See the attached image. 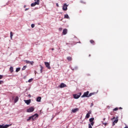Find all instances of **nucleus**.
Listing matches in <instances>:
<instances>
[{
  "mask_svg": "<svg viewBox=\"0 0 128 128\" xmlns=\"http://www.w3.org/2000/svg\"><path fill=\"white\" fill-rule=\"evenodd\" d=\"M80 96H82V92L78 93V94H73V96L74 98H79L80 97Z\"/></svg>",
  "mask_w": 128,
  "mask_h": 128,
  "instance_id": "nucleus-1",
  "label": "nucleus"
},
{
  "mask_svg": "<svg viewBox=\"0 0 128 128\" xmlns=\"http://www.w3.org/2000/svg\"><path fill=\"white\" fill-rule=\"evenodd\" d=\"M32 120H36V118H38V114H35L34 115L32 116Z\"/></svg>",
  "mask_w": 128,
  "mask_h": 128,
  "instance_id": "nucleus-2",
  "label": "nucleus"
},
{
  "mask_svg": "<svg viewBox=\"0 0 128 128\" xmlns=\"http://www.w3.org/2000/svg\"><path fill=\"white\" fill-rule=\"evenodd\" d=\"M88 94H90V92L88 91L84 92V94L81 96V98H88Z\"/></svg>",
  "mask_w": 128,
  "mask_h": 128,
  "instance_id": "nucleus-3",
  "label": "nucleus"
},
{
  "mask_svg": "<svg viewBox=\"0 0 128 128\" xmlns=\"http://www.w3.org/2000/svg\"><path fill=\"white\" fill-rule=\"evenodd\" d=\"M44 64L46 68H48V70H50L51 68H50V63H48V62H44Z\"/></svg>",
  "mask_w": 128,
  "mask_h": 128,
  "instance_id": "nucleus-4",
  "label": "nucleus"
},
{
  "mask_svg": "<svg viewBox=\"0 0 128 128\" xmlns=\"http://www.w3.org/2000/svg\"><path fill=\"white\" fill-rule=\"evenodd\" d=\"M10 126H12V124H6L4 126V124H2L0 125V128H8Z\"/></svg>",
  "mask_w": 128,
  "mask_h": 128,
  "instance_id": "nucleus-5",
  "label": "nucleus"
},
{
  "mask_svg": "<svg viewBox=\"0 0 128 128\" xmlns=\"http://www.w3.org/2000/svg\"><path fill=\"white\" fill-rule=\"evenodd\" d=\"M34 110V108L33 107H30L27 110V112H32Z\"/></svg>",
  "mask_w": 128,
  "mask_h": 128,
  "instance_id": "nucleus-6",
  "label": "nucleus"
},
{
  "mask_svg": "<svg viewBox=\"0 0 128 128\" xmlns=\"http://www.w3.org/2000/svg\"><path fill=\"white\" fill-rule=\"evenodd\" d=\"M92 114V111H89L87 114L86 116V118H90V115Z\"/></svg>",
  "mask_w": 128,
  "mask_h": 128,
  "instance_id": "nucleus-7",
  "label": "nucleus"
},
{
  "mask_svg": "<svg viewBox=\"0 0 128 128\" xmlns=\"http://www.w3.org/2000/svg\"><path fill=\"white\" fill-rule=\"evenodd\" d=\"M118 116L116 117V119L112 123V126H114L116 124H118Z\"/></svg>",
  "mask_w": 128,
  "mask_h": 128,
  "instance_id": "nucleus-8",
  "label": "nucleus"
},
{
  "mask_svg": "<svg viewBox=\"0 0 128 128\" xmlns=\"http://www.w3.org/2000/svg\"><path fill=\"white\" fill-rule=\"evenodd\" d=\"M62 10H68V5H66V4H64Z\"/></svg>",
  "mask_w": 128,
  "mask_h": 128,
  "instance_id": "nucleus-9",
  "label": "nucleus"
},
{
  "mask_svg": "<svg viewBox=\"0 0 128 128\" xmlns=\"http://www.w3.org/2000/svg\"><path fill=\"white\" fill-rule=\"evenodd\" d=\"M62 34H64V36L66 34H68V29L66 28H64L63 30V32H62Z\"/></svg>",
  "mask_w": 128,
  "mask_h": 128,
  "instance_id": "nucleus-10",
  "label": "nucleus"
},
{
  "mask_svg": "<svg viewBox=\"0 0 128 128\" xmlns=\"http://www.w3.org/2000/svg\"><path fill=\"white\" fill-rule=\"evenodd\" d=\"M66 85L64 83H62L60 85V88H66Z\"/></svg>",
  "mask_w": 128,
  "mask_h": 128,
  "instance_id": "nucleus-11",
  "label": "nucleus"
},
{
  "mask_svg": "<svg viewBox=\"0 0 128 128\" xmlns=\"http://www.w3.org/2000/svg\"><path fill=\"white\" fill-rule=\"evenodd\" d=\"M78 108H76L74 109H72V112H78Z\"/></svg>",
  "mask_w": 128,
  "mask_h": 128,
  "instance_id": "nucleus-12",
  "label": "nucleus"
},
{
  "mask_svg": "<svg viewBox=\"0 0 128 128\" xmlns=\"http://www.w3.org/2000/svg\"><path fill=\"white\" fill-rule=\"evenodd\" d=\"M24 102L26 104H30V100H24Z\"/></svg>",
  "mask_w": 128,
  "mask_h": 128,
  "instance_id": "nucleus-13",
  "label": "nucleus"
},
{
  "mask_svg": "<svg viewBox=\"0 0 128 128\" xmlns=\"http://www.w3.org/2000/svg\"><path fill=\"white\" fill-rule=\"evenodd\" d=\"M40 100H42V97L40 96L38 97L36 99V102H40Z\"/></svg>",
  "mask_w": 128,
  "mask_h": 128,
  "instance_id": "nucleus-14",
  "label": "nucleus"
},
{
  "mask_svg": "<svg viewBox=\"0 0 128 128\" xmlns=\"http://www.w3.org/2000/svg\"><path fill=\"white\" fill-rule=\"evenodd\" d=\"M94 118H92L89 119L90 122H94Z\"/></svg>",
  "mask_w": 128,
  "mask_h": 128,
  "instance_id": "nucleus-15",
  "label": "nucleus"
},
{
  "mask_svg": "<svg viewBox=\"0 0 128 128\" xmlns=\"http://www.w3.org/2000/svg\"><path fill=\"white\" fill-rule=\"evenodd\" d=\"M67 60L69 62H72V57H70V56H68V57H67Z\"/></svg>",
  "mask_w": 128,
  "mask_h": 128,
  "instance_id": "nucleus-16",
  "label": "nucleus"
},
{
  "mask_svg": "<svg viewBox=\"0 0 128 128\" xmlns=\"http://www.w3.org/2000/svg\"><path fill=\"white\" fill-rule=\"evenodd\" d=\"M10 70L11 73L14 72V67H12V66L10 67Z\"/></svg>",
  "mask_w": 128,
  "mask_h": 128,
  "instance_id": "nucleus-17",
  "label": "nucleus"
},
{
  "mask_svg": "<svg viewBox=\"0 0 128 128\" xmlns=\"http://www.w3.org/2000/svg\"><path fill=\"white\" fill-rule=\"evenodd\" d=\"M18 101V96H16V98H14V102H16Z\"/></svg>",
  "mask_w": 128,
  "mask_h": 128,
  "instance_id": "nucleus-18",
  "label": "nucleus"
},
{
  "mask_svg": "<svg viewBox=\"0 0 128 128\" xmlns=\"http://www.w3.org/2000/svg\"><path fill=\"white\" fill-rule=\"evenodd\" d=\"M90 122V124H88V128H90V124L91 126H94V122Z\"/></svg>",
  "mask_w": 128,
  "mask_h": 128,
  "instance_id": "nucleus-19",
  "label": "nucleus"
},
{
  "mask_svg": "<svg viewBox=\"0 0 128 128\" xmlns=\"http://www.w3.org/2000/svg\"><path fill=\"white\" fill-rule=\"evenodd\" d=\"M35 4H40V0H35Z\"/></svg>",
  "mask_w": 128,
  "mask_h": 128,
  "instance_id": "nucleus-20",
  "label": "nucleus"
},
{
  "mask_svg": "<svg viewBox=\"0 0 128 128\" xmlns=\"http://www.w3.org/2000/svg\"><path fill=\"white\" fill-rule=\"evenodd\" d=\"M64 18H70V16H68V14H65L64 16Z\"/></svg>",
  "mask_w": 128,
  "mask_h": 128,
  "instance_id": "nucleus-21",
  "label": "nucleus"
},
{
  "mask_svg": "<svg viewBox=\"0 0 128 128\" xmlns=\"http://www.w3.org/2000/svg\"><path fill=\"white\" fill-rule=\"evenodd\" d=\"M90 44H94L95 42L94 41L92 40H90Z\"/></svg>",
  "mask_w": 128,
  "mask_h": 128,
  "instance_id": "nucleus-22",
  "label": "nucleus"
},
{
  "mask_svg": "<svg viewBox=\"0 0 128 128\" xmlns=\"http://www.w3.org/2000/svg\"><path fill=\"white\" fill-rule=\"evenodd\" d=\"M94 93H90L89 94H88V98L92 96H94Z\"/></svg>",
  "mask_w": 128,
  "mask_h": 128,
  "instance_id": "nucleus-23",
  "label": "nucleus"
},
{
  "mask_svg": "<svg viewBox=\"0 0 128 128\" xmlns=\"http://www.w3.org/2000/svg\"><path fill=\"white\" fill-rule=\"evenodd\" d=\"M20 70V68H16V72H18Z\"/></svg>",
  "mask_w": 128,
  "mask_h": 128,
  "instance_id": "nucleus-24",
  "label": "nucleus"
},
{
  "mask_svg": "<svg viewBox=\"0 0 128 128\" xmlns=\"http://www.w3.org/2000/svg\"><path fill=\"white\" fill-rule=\"evenodd\" d=\"M36 6V2L32 3L31 4V6Z\"/></svg>",
  "mask_w": 128,
  "mask_h": 128,
  "instance_id": "nucleus-25",
  "label": "nucleus"
},
{
  "mask_svg": "<svg viewBox=\"0 0 128 128\" xmlns=\"http://www.w3.org/2000/svg\"><path fill=\"white\" fill-rule=\"evenodd\" d=\"M30 120H32V116H30V117L28 118L27 119V122H30Z\"/></svg>",
  "mask_w": 128,
  "mask_h": 128,
  "instance_id": "nucleus-26",
  "label": "nucleus"
},
{
  "mask_svg": "<svg viewBox=\"0 0 128 128\" xmlns=\"http://www.w3.org/2000/svg\"><path fill=\"white\" fill-rule=\"evenodd\" d=\"M26 68V66H24L22 68V70H24Z\"/></svg>",
  "mask_w": 128,
  "mask_h": 128,
  "instance_id": "nucleus-27",
  "label": "nucleus"
},
{
  "mask_svg": "<svg viewBox=\"0 0 128 128\" xmlns=\"http://www.w3.org/2000/svg\"><path fill=\"white\" fill-rule=\"evenodd\" d=\"M25 62L26 64H30V60H26Z\"/></svg>",
  "mask_w": 128,
  "mask_h": 128,
  "instance_id": "nucleus-28",
  "label": "nucleus"
},
{
  "mask_svg": "<svg viewBox=\"0 0 128 128\" xmlns=\"http://www.w3.org/2000/svg\"><path fill=\"white\" fill-rule=\"evenodd\" d=\"M42 66H40V72H41V74H42Z\"/></svg>",
  "mask_w": 128,
  "mask_h": 128,
  "instance_id": "nucleus-29",
  "label": "nucleus"
},
{
  "mask_svg": "<svg viewBox=\"0 0 128 128\" xmlns=\"http://www.w3.org/2000/svg\"><path fill=\"white\" fill-rule=\"evenodd\" d=\"M72 70H78V67H75L74 68H72Z\"/></svg>",
  "mask_w": 128,
  "mask_h": 128,
  "instance_id": "nucleus-30",
  "label": "nucleus"
},
{
  "mask_svg": "<svg viewBox=\"0 0 128 128\" xmlns=\"http://www.w3.org/2000/svg\"><path fill=\"white\" fill-rule=\"evenodd\" d=\"M14 34H12V32H10V38H12Z\"/></svg>",
  "mask_w": 128,
  "mask_h": 128,
  "instance_id": "nucleus-31",
  "label": "nucleus"
},
{
  "mask_svg": "<svg viewBox=\"0 0 128 128\" xmlns=\"http://www.w3.org/2000/svg\"><path fill=\"white\" fill-rule=\"evenodd\" d=\"M32 82V78L28 80V82Z\"/></svg>",
  "mask_w": 128,
  "mask_h": 128,
  "instance_id": "nucleus-32",
  "label": "nucleus"
},
{
  "mask_svg": "<svg viewBox=\"0 0 128 128\" xmlns=\"http://www.w3.org/2000/svg\"><path fill=\"white\" fill-rule=\"evenodd\" d=\"M118 110V108H114L113 110L114 111H116V110Z\"/></svg>",
  "mask_w": 128,
  "mask_h": 128,
  "instance_id": "nucleus-33",
  "label": "nucleus"
},
{
  "mask_svg": "<svg viewBox=\"0 0 128 128\" xmlns=\"http://www.w3.org/2000/svg\"><path fill=\"white\" fill-rule=\"evenodd\" d=\"M31 28H34V24H32Z\"/></svg>",
  "mask_w": 128,
  "mask_h": 128,
  "instance_id": "nucleus-34",
  "label": "nucleus"
},
{
  "mask_svg": "<svg viewBox=\"0 0 128 128\" xmlns=\"http://www.w3.org/2000/svg\"><path fill=\"white\" fill-rule=\"evenodd\" d=\"M58 30H59V32H62V28H59Z\"/></svg>",
  "mask_w": 128,
  "mask_h": 128,
  "instance_id": "nucleus-35",
  "label": "nucleus"
},
{
  "mask_svg": "<svg viewBox=\"0 0 128 128\" xmlns=\"http://www.w3.org/2000/svg\"><path fill=\"white\" fill-rule=\"evenodd\" d=\"M30 64H31L32 66L34 64V61L30 62Z\"/></svg>",
  "mask_w": 128,
  "mask_h": 128,
  "instance_id": "nucleus-36",
  "label": "nucleus"
},
{
  "mask_svg": "<svg viewBox=\"0 0 128 128\" xmlns=\"http://www.w3.org/2000/svg\"><path fill=\"white\" fill-rule=\"evenodd\" d=\"M102 124H104V126H108V123L102 122Z\"/></svg>",
  "mask_w": 128,
  "mask_h": 128,
  "instance_id": "nucleus-37",
  "label": "nucleus"
},
{
  "mask_svg": "<svg viewBox=\"0 0 128 128\" xmlns=\"http://www.w3.org/2000/svg\"><path fill=\"white\" fill-rule=\"evenodd\" d=\"M4 78V76L2 75H0V80H2Z\"/></svg>",
  "mask_w": 128,
  "mask_h": 128,
  "instance_id": "nucleus-38",
  "label": "nucleus"
},
{
  "mask_svg": "<svg viewBox=\"0 0 128 128\" xmlns=\"http://www.w3.org/2000/svg\"><path fill=\"white\" fill-rule=\"evenodd\" d=\"M4 84V81L0 80V84Z\"/></svg>",
  "mask_w": 128,
  "mask_h": 128,
  "instance_id": "nucleus-39",
  "label": "nucleus"
},
{
  "mask_svg": "<svg viewBox=\"0 0 128 128\" xmlns=\"http://www.w3.org/2000/svg\"><path fill=\"white\" fill-rule=\"evenodd\" d=\"M88 128H92V126H90V124H89V127H88Z\"/></svg>",
  "mask_w": 128,
  "mask_h": 128,
  "instance_id": "nucleus-40",
  "label": "nucleus"
},
{
  "mask_svg": "<svg viewBox=\"0 0 128 128\" xmlns=\"http://www.w3.org/2000/svg\"><path fill=\"white\" fill-rule=\"evenodd\" d=\"M114 118H116V117H114V118H112L111 120H114Z\"/></svg>",
  "mask_w": 128,
  "mask_h": 128,
  "instance_id": "nucleus-41",
  "label": "nucleus"
},
{
  "mask_svg": "<svg viewBox=\"0 0 128 128\" xmlns=\"http://www.w3.org/2000/svg\"><path fill=\"white\" fill-rule=\"evenodd\" d=\"M28 8H26L25 9V12H26V10H28Z\"/></svg>",
  "mask_w": 128,
  "mask_h": 128,
  "instance_id": "nucleus-42",
  "label": "nucleus"
},
{
  "mask_svg": "<svg viewBox=\"0 0 128 128\" xmlns=\"http://www.w3.org/2000/svg\"><path fill=\"white\" fill-rule=\"evenodd\" d=\"M56 6H58V4L57 3V4H56Z\"/></svg>",
  "mask_w": 128,
  "mask_h": 128,
  "instance_id": "nucleus-43",
  "label": "nucleus"
},
{
  "mask_svg": "<svg viewBox=\"0 0 128 128\" xmlns=\"http://www.w3.org/2000/svg\"><path fill=\"white\" fill-rule=\"evenodd\" d=\"M119 109H120V110H122V107H120V108H119Z\"/></svg>",
  "mask_w": 128,
  "mask_h": 128,
  "instance_id": "nucleus-44",
  "label": "nucleus"
},
{
  "mask_svg": "<svg viewBox=\"0 0 128 128\" xmlns=\"http://www.w3.org/2000/svg\"><path fill=\"white\" fill-rule=\"evenodd\" d=\"M52 50H54V48H52Z\"/></svg>",
  "mask_w": 128,
  "mask_h": 128,
  "instance_id": "nucleus-45",
  "label": "nucleus"
},
{
  "mask_svg": "<svg viewBox=\"0 0 128 128\" xmlns=\"http://www.w3.org/2000/svg\"><path fill=\"white\" fill-rule=\"evenodd\" d=\"M104 120H106V118H104Z\"/></svg>",
  "mask_w": 128,
  "mask_h": 128,
  "instance_id": "nucleus-46",
  "label": "nucleus"
},
{
  "mask_svg": "<svg viewBox=\"0 0 128 128\" xmlns=\"http://www.w3.org/2000/svg\"><path fill=\"white\" fill-rule=\"evenodd\" d=\"M94 105V104H92V106Z\"/></svg>",
  "mask_w": 128,
  "mask_h": 128,
  "instance_id": "nucleus-47",
  "label": "nucleus"
},
{
  "mask_svg": "<svg viewBox=\"0 0 128 128\" xmlns=\"http://www.w3.org/2000/svg\"><path fill=\"white\" fill-rule=\"evenodd\" d=\"M89 56H90V54H89Z\"/></svg>",
  "mask_w": 128,
  "mask_h": 128,
  "instance_id": "nucleus-48",
  "label": "nucleus"
},
{
  "mask_svg": "<svg viewBox=\"0 0 128 128\" xmlns=\"http://www.w3.org/2000/svg\"><path fill=\"white\" fill-rule=\"evenodd\" d=\"M66 44H68V43H66Z\"/></svg>",
  "mask_w": 128,
  "mask_h": 128,
  "instance_id": "nucleus-49",
  "label": "nucleus"
},
{
  "mask_svg": "<svg viewBox=\"0 0 128 128\" xmlns=\"http://www.w3.org/2000/svg\"><path fill=\"white\" fill-rule=\"evenodd\" d=\"M24 8H26V6H24Z\"/></svg>",
  "mask_w": 128,
  "mask_h": 128,
  "instance_id": "nucleus-50",
  "label": "nucleus"
}]
</instances>
